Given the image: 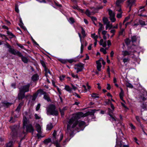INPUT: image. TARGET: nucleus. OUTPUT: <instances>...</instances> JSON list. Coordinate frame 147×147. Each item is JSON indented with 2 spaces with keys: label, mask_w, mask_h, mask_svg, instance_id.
Wrapping results in <instances>:
<instances>
[{
  "label": "nucleus",
  "mask_w": 147,
  "mask_h": 147,
  "mask_svg": "<svg viewBox=\"0 0 147 147\" xmlns=\"http://www.w3.org/2000/svg\"><path fill=\"white\" fill-rule=\"evenodd\" d=\"M141 107L144 109H145L146 108V105L145 103H143L141 106Z\"/></svg>",
  "instance_id": "bf43d9fd"
},
{
  "label": "nucleus",
  "mask_w": 147,
  "mask_h": 147,
  "mask_svg": "<svg viewBox=\"0 0 147 147\" xmlns=\"http://www.w3.org/2000/svg\"><path fill=\"white\" fill-rule=\"evenodd\" d=\"M38 93L36 92L34 93L32 96V100L34 101L38 96Z\"/></svg>",
  "instance_id": "393cba45"
},
{
  "label": "nucleus",
  "mask_w": 147,
  "mask_h": 147,
  "mask_svg": "<svg viewBox=\"0 0 147 147\" xmlns=\"http://www.w3.org/2000/svg\"><path fill=\"white\" fill-rule=\"evenodd\" d=\"M40 62L42 65L44 67V68L47 67L46 65V63L45 62L43 61L40 60Z\"/></svg>",
  "instance_id": "ea45409f"
},
{
  "label": "nucleus",
  "mask_w": 147,
  "mask_h": 147,
  "mask_svg": "<svg viewBox=\"0 0 147 147\" xmlns=\"http://www.w3.org/2000/svg\"><path fill=\"white\" fill-rule=\"evenodd\" d=\"M123 53L122 55L124 57L126 56L129 55L130 54L131 52H129L127 51H123L122 52Z\"/></svg>",
  "instance_id": "4be33fe9"
},
{
  "label": "nucleus",
  "mask_w": 147,
  "mask_h": 147,
  "mask_svg": "<svg viewBox=\"0 0 147 147\" xmlns=\"http://www.w3.org/2000/svg\"><path fill=\"white\" fill-rule=\"evenodd\" d=\"M43 98L48 102L51 101L49 96L47 93L44 95Z\"/></svg>",
  "instance_id": "2eb2a0df"
},
{
  "label": "nucleus",
  "mask_w": 147,
  "mask_h": 147,
  "mask_svg": "<svg viewBox=\"0 0 147 147\" xmlns=\"http://www.w3.org/2000/svg\"><path fill=\"white\" fill-rule=\"evenodd\" d=\"M121 89V92L119 94V96H123L124 95V92L123 90L121 88H120Z\"/></svg>",
  "instance_id": "09e8293b"
},
{
  "label": "nucleus",
  "mask_w": 147,
  "mask_h": 147,
  "mask_svg": "<svg viewBox=\"0 0 147 147\" xmlns=\"http://www.w3.org/2000/svg\"><path fill=\"white\" fill-rule=\"evenodd\" d=\"M22 100V102L19 103L18 105L22 107L24 105V101L23 100Z\"/></svg>",
  "instance_id": "774afa93"
},
{
  "label": "nucleus",
  "mask_w": 147,
  "mask_h": 147,
  "mask_svg": "<svg viewBox=\"0 0 147 147\" xmlns=\"http://www.w3.org/2000/svg\"><path fill=\"white\" fill-rule=\"evenodd\" d=\"M69 20L70 23L72 24L74 23L75 22L74 18L72 17L69 18Z\"/></svg>",
  "instance_id": "603ef678"
},
{
  "label": "nucleus",
  "mask_w": 147,
  "mask_h": 147,
  "mask_svg": "<svg viewBox=\"0 0 147 147\" xmlns=\"http://www.w3.org/2000/svg\"><path fill=\"white\" fill-rule=\"evenodd\" d=\"M124 29H121L120 31L119 32V36L123 35V36H124V35L123 34V33L124 32Z\"/></svg>",
  "instance_id": "72a5a7b5"
},
{
  "label": "nucleus",
  "mask_w": 147,
  "mask_h": 147,
  "mask_svg": "<svg viewBox=\"0 0 147 147\" xmlns=\"http://www.w3.org/2000/svg\"><path fill=\"white\" fill-rule=\"evenodd\" d=\"M5 45L7 48H9L8 51L10 53L14 55L16 52H17V51L15 49L12 48L11 46L7 42L6 44H5Z\"/></svg>",
  "instance_id": "6e6552de"
},
{
  "label": "nucleus",
  "mask_w": 147,
  "mask_h": 147,
  "mask_svg": "<svg viewBox=\"0 0 147 147\" xmlns=\"http://www.w3.org/2000/svg\"><path fill=\"white\" fill-rule=\"evenodd\" d=\"M10 128L11 130V135L13 138L17 135V131L19 129V127L16 125H14L10 126Z\"/></svg>",
  "instance_id": "20e7f679"
},
{
  "label": "nucleus",
  "mask_w": 147,
  "mask_h": 147,
  "mask_svg": "<svg viewBox=\"0 0 147 147\" xmlns=\"http://www.w3.org/2000/svg\"><path fill=\"white\" fill-rule=\"evenodd\" d=\"M97 95V94L93 93L92 94V96L94 98H98L99 97Z\"/></svg>",
  "instance_id": "de8ad7c7"
},
{
  "label": "nucleus",
  "mask_w": 147,
  "mask_h": 147,
  "mask_svg": "<svg viewBox=\"0 0 147 147\" xmlns=\"http://www.w3.org/2000/svg\"><path fill=\"white\" fill-rule=\"evenodd\" d=\"M44 70L45 71V76L47 77H49L48 74H51L50 71L47 67L44 68Z\"/></svg>",
  "instance_id": "6ab92c4d"
},
{
  "label": "nucleus",
  "mask_w": 147,
  "mask_h": 147,
  "mask_svg": "<svg viewBox=\"0 0 147 147\" xmlns=\"http://www.w3.org/2000/svg\"><path fill=\"white\" fill-rule=\"evenodd\" d=\"M65 88L67 91H68L69 92H71V89L68 86H65Z\"/></svg>",
  "instance_id": "f704fd0d"
},
{
  "label": "nucleus",
  "mask_w": 147,
  "mask_h": 147,
  "mask_svg": "<svg viewBox=\"0 0 147 147\" xmlns=\"http://www.w3.org/2000/svg\"><path fill=\"white\" fill-rule=\"evenodd\" d=\"M81 29H82V31H81V33L83 35L84 37H85L86 36V34H85V32L84 30V28H81Z\"/></svg>",
  "instance_id": "79ce46f5"
},
{
  "label": "nucleus",
  "mask_w": 147,
  "mask_h": 147,
  "mask_svg": "<svg viewBox=\"0 0 147 147\" xmlns=\"http://www.w3.org/2000/svg\"><path fill=\"white\" fill-rule=\"evenodd\" d=\"M7 34L9 36V38H11L14 37L15 36L11 32H9V31H7Z\"/></svg>",
  "instance_id": "bb28decb"
},
{
  "label": "nucleus",
  "mask_w": 147,
  "mask_h": 147,
  "mask_svg": "<svg viewBox=\"0 0 147 147\" xmlns=\"http://www.w3.org/2000/svg\"><path fill=\"white\" fill-rule=\"evenodd\" d=\"M24 116L25 117L28 119L32 118V115L30 111L27 112H25L24 113Z\"/></svg>",
  "instance_id": "f8f14e48"
},
{
  "label": "nucleus",
  "mask_w": 147,
  "mask_h": 147,
  "mask_svg": "<svg viewBox=\"0 0 147 147\" xmlns=\"http://www.w3.org/2000/svg\"><path fill=\"white\" fill-rule=\"evenodd\" d=\"M100 51L101 52H102L104 54H105L107 53L106 50L103 48H101L100 49Z\"/></svg>",
  "instance_id": "a18cd8bd"
},
{
  "label": "nucleus",
  "mask_w": 147,
  "mask_h": 147,
  "mask_svg": "<svg viewBox=\"0 0 147 147\" xmlns=\"http://www.w3.org/2000/svg\"><path fill=\"white\" fill-rule=\"evenodd\" d=\"M53 127L52 124L50 123L48 124L47 126V129L49 130H51Z\"/></svg>",
  "instance_id": "a878e982"
},
{
  "label": "nucleus",
  "mask_w": 147,
  "mask_h": 147,
  "mask_svg": "<svg viewBox=\"0 0 147 147\" xmlns=\"http://www.w3.org/2000/svg\"><path fill=\"white\" fill-rule=\"evenodd\" d=\"M75 67L74 68L77 70V73L79 72L82 71L84 67V65L82 63H79L78 64H75Z\"/></svg>",
  "instance_id": "0eeeda50"
},
{
  "label": "nucleus",
  "mask_w": 147,
  "mask_h": 147,
  "mask_svg": "<svg viewBox=\"0 0 147 147\" xmlns=\"http://www.w3.org/2000/svg\"><path fill=\"white\" fill-rule=\"evenodd\" d=\"M30 85L28 84L26 85L22 86L19 88V92L18 95V100H22L25 97V93L29 91Z\"/></svg>",
  "instance_id": "f03ea898"
},
{
  "label": "nucleus",
  "mask_w": 147,
  "mask_h": 147,
  "mask_svg": "<svg viewBox=\"0 0 147 147\" xmlns=\"http://www.w3.org/2000/svg\"><path fill=\"white\" fill-rule=\"evenodd\" d=\"M103 7L101 5V6H100L99 7H97L96 8H94L93 7L92 8V9H94V13H95L96 12V10L98 11L99 9H102L103 8Z\"/></svg>",
  "instance_id": "2f4dec72"
},
{
  "label": "nucleus",
  "mask_w": 147,
  "mask_h": 147,
  "mask_svg": "<svg viewBox=\"0 0 147 147\" xmlns=\"http://www.w3.org/2000/svg\"><path fill=\"white\" fill-rule=\"evenodd\" d=\"M137 37H136V36H134L131 37V41L134 42H136L137 41Z\"/></svg>",
  "instance_id": "c756f323"
},
{
  "label": "nucleus",
  "mask_w": 147,
  "mask_h": 147,
  "mask_svg": "<svg viewBox=\"0 0 147 147\" xmlns=\"http://www.w3.org/2000/svg\"><path fill=\"white\" fill-rule=\"evenodd\" d=\"M118 7V9H117V11H118L119 13H122V11L121 7Z\"/></svg>",
  "instance_id": "e2e57ef3"
},
{
  "label": "nucleus",
  "mask_w": 147,
  "mask_h": 147,
  "mask_svg": "<svg viewBox=\"0 0 147 147\" xmlns=\"http://www.w3.org/2000/svg\"><path fill=\"white\" fill-rule=\"evenodd\" d=\"M122 13H118L117 15V17L118 18H121L122 17Z\"/></svg>",
  "instance_id": "13d9d810"
},
{
  "label": "nucleus",
  "mask_w": 147,
  "mask_h": 147,
  "mask_svg": "<svg viewBox=\"0 0 147 147\" xmlns=\"http://www.w3.org/2000/svg\"><path fill=\"white\" fill-rule=\"evenodd\" d=\"M109 11V14L110 16V17L115 16V14L113 13V11L110 9L108 10Z\"/></svg>",
  "instance_id": "b1692460"
},
{
  "label": "nucleus",
  "mask_w": 147,
  "mask_h": 147,
  "mask_svg": "<svg viewBox=\"0 0 147 147\" xmlns=\"http://www.w3.org/2000/svg\"><path fill=\"white\" fill-rule=\"evenodd\" d=\"M86 14L88 17H90L91 15L90 11L88 9H87L85 12Z\"/></svg>",
  "instance_id": "8fccbe9b"
},
{
  "label": "nucleus",
  "mask_w": 147,
  "mask_h": 147,
  "mask_svg": "<svg viewBox=\"0 0 147 147\" xmlns=\"http://www.w3.org/2000/svg\"><path fill=\"white\" fill-rule=\"evenodd\" d=\"M55 145L56 147H61L60 146V144L58 143V142H56L55 143Z\"/></svg>",
  "instance_id": "0e129e2a"
},
{
  "label": "nucleus",
  "mask_w": 147,
  "mask_h": 147,
  "mask_svg": "<svg viewBox=\"0 0 147 147\" xmlns=\"http://www.w3.org/2000/svg\"><path fill=\"white\" fill-rule=\"evenodd\" d=\"M1 103L2 105L4 107H8L9 106H10L11 105V103L8 102H7L6 101H4L2 102Z\"/></svg>",
  "instance_id": "f3484780"
},
{
  "label": "nucleus",
  "mask_w": 147,
  "mask_h": 147,
  "mask_svg": "<svg viewBox=\"0 0 147 147\" xmlns=\"http://www.w3.org/2000/svg\"><path fill=\"white\" fill-rule=\"evenodd\" d=\"M51 142V140L50 138H48L47 139L45 140L44 141V143L45 144L47 145L49 143Z\"/></svg>",
  "instance_id": "c85d7f7f"
},
{
  "label": "nucleus",
  "mask_w": 147,
  "mask_h": 147,
  "mask_svg": "<svg viewBox=\"0 0 147 147\" xmlns=\"http://www.w3.org/2000/svg\"><path fill=\"white\" fill-rule=\"evenodd\" d=\"M13 142L10 141L7 144L6 147H13Z\"/></svg>",
  "instance_id": "58836bf2"
},
{
  "label": "nucleus",
  "mask_w": 147,
  "mask_h": 147,
  "mask_svg": "<svg viewBox=\"0 0 147 147\" xmlns=\"http://www.w3.org/2000/svg\"><path fill=\"white\" fill-rule=\"evenodd\" d=\"M78 124L79 129L80 130H82L85 126L86 123L85 122L83 121H78V123L76 125Z\"/></svg>",
  "instance_id": "9d476101"
},
{
  "label": "nucleus",
  "mask_w": 147,
  "mask_h": 147,
  "mask_svg": "<svg viewBox=\"0 0 147 147\" xmlns=\"http://www.w3.org/2000/svg\"><path fill=\"white\" fill-rule=\"evenodd\" d=\"M40 105H41L40 103H38L36 107V111H38L39 109L40 108Z\"/></svg>",
  "instance_id": "5fc2aeb1"
},
{
  "label": "nucleus",
  "mask_w": 147,
  "mask_h": 147,
  "mask_svg": "<svg viewBox=\"0 0 147 147\" xmlns=\"http://www.w3.org/2000/svg\"><path fill=\"white\" fill-rule=\"evenodd\" d=\"M138 22L139 24L142 26H144L146 25L145 22L142 20H139L138 21Z\"/></svg>",
  "instance_id": "c9c22d12"
},
{
  "label": "nucleus",
  "mask_w": 147,
  "mask_h": 147,
  "mask_svg": "<svg viewBox=\"0 0 147 147\" xmlns=\"http://www.w3.org/2000/svg\"><path fill=\"white\" fill-rule=\"evenodd\" d=\"M129 61V59L128 58H124L123 60V61L124 63H125Z\"/></svg>",
  "instance_id": "69168bd1"
},
{
  "label": "nucleus",
  "mask_w": 147,
  "mask_h": 147,
  "mask_svg": "<svg viewBox=\"0 0 147 147\" xmlns=\"http://www.w3.org/2000/svg\"><path fill=\"white\" fill-rule=\"evenodd\" d=\"M59 61L61 63L63 64H65L67 62V59H61Z\"/></svg>",
  "instance_id": "37998d69"
},
{
  "label": "nucleus",
  "mask_w": 147,
  "mask_h": 147,
  "mask_svg": "<svg viewBox=\"0 0 147 147\" xmlns=\"http://www.w3.org/2000/svg\"><path fill=\"white\" fill-rule=\"evenodd\" d=\"M20 23L19 24V25L20 26V27L22 28L23 29H24V30H26V28L25 27H24L23 26L24 24H23V23L22 22V20H20Z\"/></svg>",
  "instance_id": "7c9ffc66"
},
{
  "label": "nucleus",
  "mask_w": 147,
  "mask_h": 147,
  "mask_svg": "<svg viewBox=\"0 0 147 147\" xmlns=\"http://www.w3.org/2000/svg\"><path fill=\"white\" fill-rule=\"evenodd\" d=\"M21 107H22L18 105L17 108L16 109V111L18 112L19 111Z\"/></svg>",
  "instance_id": "680f3d73"
},
{
  "label": "nucleus",
  "mask_w": 147,
  "mask_h": 147,
  "mask_svg": "<svg viewBox=\"0 0 147 147\" xmlns=\"http://www.w3.org/2000/svg\"><path fill=\"white\" fill-rule=\"evenodd\" d=\"M126 85L127 87L129 88H133V86L131 84L129 83H126Z\"/></svg>",
  "instance_id": "49530a36"
},
{
  "label": "nucleus",
  "mask_w": 147,
  "mask_h": 147,
  "mask_svg": "<svg viewBox=\"0 0 147 147\" xmlns=\"http://www.w3.org/2000/svg\"><path fill=\"white\" fill-rule=\"evenodd\" d=\"M47 114L54 116H57L58 115V111L56 109L55 106L53 104L50 105L47 109Z\"/></svg>",
  "instance_id": "7ed1b4c3"
},
{
  "label": "nucleus",
  "mask_w": 147,
  "mask_h": 147,
  "mask_svg": "<svg viewBox=\"0 0 147 147\" xmlns=\"http://www.w3.org/2000/svg\"><path fill=\"white\" fill-rule=\"evenodd\" d=\"M36 92H37L38 94H39L40 95L43 94L44 95L46 93L44 91L43 89H40L38 90Z\"/></svg>",
  "instance_id": "4468645a"
},
{
  "label": "nucleus",
  "mask_w": 147,
  "mask_h": 147,
  "mask_svg": "<svg viewBox=\"0 0 147 147\" xmlns=\"http://www.w3.org/2000/svg\"><path fill=\"white\" fill-rule=\"evenodd\" d=\"M15 11L17 13H18L19 12V11L18 9V5L17 4H15Z\"/></svg>",
  "instance_id": "c03bdc74"
},
{
  "label": "nucleus",
  "mask_w": 147,
  "mask_h": 147,
  "mask_svg": "<svg viewBox=\"0 0 147 147\" xmlns=\"http://www.w3.org/2000/svg\"><path fill=\"white\" fill-rule=\"evenodd\" d=\"M115 17V16L110 17V19L112 22H114L115 21L116 19Z\"/></svg>",
  "instance_id": "3c124183"
},
{
  "label": "nucleus",
  "mask_w": 147,
  "mask_h": 147,
  "mask_svg": "<svg viewBox=\"0 0 147 147\" xmlns=\"http://www.w3.org/2000/svg\"><path fill=\"white\" fill-rule=\"evenodd\" d=\"M23 128H25V126L28 124V123L27 118L25 117V118L23 119Z\"/></svg>",
  "instance_id": "a211bd4d"
},
{
  "label": "nucleus",
  "mask_w": 147,
  "mask_h": 147,
  "mask_svg": "<svg viewBox=\"0 0 147 147\" xmlns=\"http://www.w3.org/2000/svg\"><path fill=\"white\" fill-rule=\"evenodd\" d=\"M91 36L95 40H97V39L98 38V36L97 35H95V33L92 34H91Z\"/></svg>",
  "instance_id": "a19ab883"
},
{
  "label": "nucleus",
  "mask_w": 147,
  "mask_h": 147,
  "mask_svg": "<svg viewBox=\"0 0 147 147\" xmlns=\"http://www.w3.org/2000/svg\"><path fill=\"white\" fill-rule=\"evenodd\" d=\"M38 76L37 74L33 75L32 77V80L34 81H35L38 80Z\"/></svg>",
  "instance_id": "412c9836"
},
{
  "label": "nucleus",
  "mask_w": 147,
  "mask_h": 147,
  "mask_svg": "<svg viewBox=\"0 0 147 147\" xmlns=\"http://www.w3.org/2000/svg\"><path fill=\"white\" fill-rule=\"evenodd\" d=\"M125 42L126 44L128 45L130 44L131 40L127 38L125 40Z\"/></svg>",
  "instance_id": "e433bc0d"
},
{
  "label": "nucleus",
  "mask_w": 147,
  "mask_h": 147,
  "mask_svg": "<svg viewBox=\"0 0 147 147\" xmlns=\"http://www.w3.org/2000/svg\"><path fill=\"white\" fill-rule=\"evenodd\" d=\"M135 0H128L127 1V7H129V11L131 10V7L135 3Z\"/></svg>",
  "instance_id": "1a4fd4ad"
},
{
  "label": "nucleus",
  "mask_w": 147,
  "mask_h": 147,
  "mask_svg": "<svg viewBox=\"0 0 147 147\" xmlns=\"http://www.w3.org/2000/svg\"><path fill=\"white\" fill-rule=\"evenodd\" d=\"M21 107H22L18 105L17 108L16 109V111L18 112L19 111Z\"/></svg>",
  "instance_id": "052dcab7"
},
{
  "label": "nucleus",
  "mask_w": 147,
  "mask_h": 147,
  "mask_svg": "<svg viewBox=\"0 0 147 147\" xmlns=\"http://www.w3.org/2000/svg\"><path fill=\"white\" fill-rule=\"evenodd\" d=\"M78 61H79V60L78 59H76V58L67 60V62H68L70 63H71L73 62L76 63Z\"/></svg>",
  "instance_id": "aec40b11"
},
{
  "label": "nucleus",
  "mask_w": 147,
  "mask_h": 147,
  "mask_svg": "<svg viewBox=\"0 0 147 147\" xmlns=\"http://www.w3.org/2000/svg\"><path fill=\"white\" fill-rule=\"evenodd\" d=\"M34 116L36 119H39L41 118L40 117L38 116L37 114H35Z\"/></svg>",
  "instance_id": "864d4df0"
},
{
  "label": "nucleus",
  "mask_w": 147,
  "mask_h": 147,
  "mask_svg": "<svg viewBox=\"0 0 147 147\" xmlns=\"http://www.w3.org/2000/svg\"><path fill=\"white\" fill-rule=\"evenodd\" d=\"M98 24L100 26V28L98 29V30H99V31H101L102 30L104 29V27L103 25L100 22H99Z\"/></svg>",
  "instance_id": "473e14b6"
},
{
  "label": "nucleus",
  "mask_w": 147,
  "mask_h": 147,
  "mask_svg": "<svg viewBox=\"0 0 147 147\" xmlns=\"http://www.w3.org/2000/svg\"><path fill=\"white\" fill-rule=\"evenodd\" d=\"M106 26V29L107 30L108 28H109V29H110L111 28H113V25L112 24H110V23H109L107 24Z\"/></svg>",
  "instance_id": "cd10ccee"
},
{
  "label": "nucleus",
  "mask_w": 147,
  "mask_h": 147,
  "mask_svg": "<svg viewBox=\"0 0 147 147\" xmlns=\"http://www.w3.org/2000/svg\"><path fill=\"white\" fill-rule=\"evenodd\" d=\"M63 134L61 133H60V139L59 140V142H60L63 139Z\"/></svg>",
  "instance_id": "6e6d98bb"
},
{
  "label": "nucleus",
  "mask_w": 147,
  "mask_h": 147,
  "mask_svg": "<svg viewBox=\"0 0 147 147\" xmlns=\"http://www.w3.org/2000/svg\"><path fill=\"white\" fill-rule=\"evenodd\" d=\"M109 109V115L110 116V117H111V118H112L114 116L111 114V113H113V111L111 110L110 108H108Z\"/></svg>",
  "instance_id": "4c0bfd02"
},
{
  "label": "nucleus",
  "mask_w": 147,
  "mask_h": 147,
  "mask_svg": "<svg viewBox=\"0 0 147 147\" xmlns=\"http://www.w3.org/2000/svg\"><path fill=\"white\" fill-rule=\"evenodd\" d=\"M96 110H92L84 114L82 112H79L73 114L71 117L67 121L66 133L72 138L74 135V129L78 123V120L82 117L88 115H94Z\"/></svg>",
  "instance_id": "f257e3e1"
},
{
  "label": "nucleus",
  "mask_w": 147,
  "mask_h": 147,
  "mask_svg": "<svg viewBox=\"0 0 147 147\" xmlns=\"http://www.w3.org/2000/svg\"><path fill=\"white\" fill-rule=\"evenodd\" d=\"M103 22L104 24H107L109 23H110V22L109 21L108 18H107L104 17L103 18Z\"/></svg>",
  "instance_id": "5701e85b"
},
{
  "label": "nucleus",
  "mask_w": 147,
  "mask_h": 147,
  "mask_svg": "<svg viewBox=\"0 0 147 147\" xmlns=\"http://www.w3.org/2000/svg\"><path fill=\"white\" fill-rule=\"evenodd\" d=\"M101 61V59H99L96 61L97 64V69L98 71H100L101 70V63L100 62Z\"/></svg>",
  "instance_id": "9b49d317"
},
{
  "label": "nucleus",
  "mask_w": 147,
  "mask_h": 147,
  "mask_svg": "<svg viewBox=\"0 0 147 147\" xmlns=\"http://www.w3.org/2000/svg\"><path fill=\"white\" fill-rule=\"evenodd\" d=\"M129 125L131 129H135V127L133 125L132 123H130Z\"/></svg>",
  "instance_id": "4d7b16f0"
},
{
  "label": "nucleus",
  "mask_w": 147,
  "mask_h": 147,
  "mask_svg": "<svg viewBox=\"0 0 147 147\" xmlns=\"http://www.w3.org/2000/svg\"><path fill=\"white\" fill-rule=\"evenodd\" d=\"M101 45H102L103 47H105L107 46V43L106 42H104L102 44H100Z\"/></svg>",
  "instance_id": "338daca9"
},
{
  "label": "nucleus",
  "mask_w": 147,
  "mask_h": 147,
  "mask_svg": "<svg viewBox=\"0 0 147 147\" xmlns=\"http://www.w3.org/2000/svg\"><path fill=\"white\" fill-rule=\"evenodd\" d=\"M17 55L19 57H21L22 61L25 63H27L28 62V59L26 57H25L22 55V54L19 51H17L16 53L14 55Z\"/></svg>",
  "instance_id": "423d86ee"
},
{
  "label": "nucleus",
  "mask_w": 147,
  "mask_h": 147,
  "mask_svg": "<svg viewBox=\"0 0 147 147\" xmlns=\"http://www.w3.org/2000/svg\"><path fill=\"white\" fill-rule=\"evenodd\" d=\"M35 127L37 132L39 133H41L42 132L41 128L40 125L39 124L37 123L36 124Z\"/></svg>",
  "instance_id": "ddd939ff"
},
{
  "label": "nucleus",
  "mask_w": 147,
  "mask_h": 147,
  "mask_svg": "<svg viewBox=\"0 0 147 147\" xmlns=\"http://www.w3.org/2000/svg\"><path fill=\"white\" fill-rule=\"evenodd\" d=\"M25 127L26 128V132H25L23 131V134H25L26 133H27L28 132H33L34 129L32 124H29L25 125Z\"/></svg>",
  "instance_id": "39448f33"
},
{
  "label": "nucleus",
  "mask_w": 147,
  "mask_h": 147,
  "mask_svg": "<svg viewBox=\"0 0 147 147\" xmlns=\"http://www.w3.org/2000/svg\"><path fill=\"white\" fill-rule=\"evenodd\" d=\"M53 140L56 141V142H58V140L57 139V137L58 136L56 135V131L55 130L53 134Z\"/></svg>",
  "instance_id": "dca6fc26"
}]
</instances>
